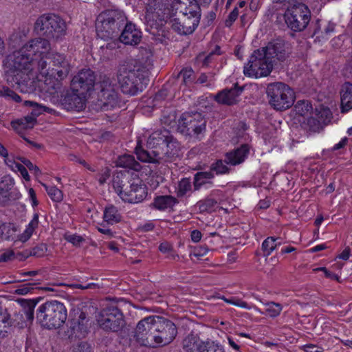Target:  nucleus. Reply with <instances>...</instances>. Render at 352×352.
Here are the masks:
<instances>
[{
    "label": "nucleus",
    "instance_id": "obj_14",
    "mask_svg": "<svg viewBox=\"0 0 352 352\" xmlns=\"http://www.w3.org/2000/svg\"><path fill=\"white\" fill-rule=\"evenodd\" d=\"M97 321L102 329L112 332L119 331L125 324L123 314L115 306L102 309L97 316Z\"/></svg>",
    "mask_w": 352,
    "mask_h": 352
},
{
    "label": "nucleus",
    "instance_id": "obj_54",
    "mask_svg": "<svg viewBox=\"0 0 352 352\" xmlns=\"http://www.w3.org/2000/svg\"><path fill=\"white\" fill-rule=\"evenodd\" d=\"M230 304L247 309H250L251 308V307L246 302L237 297H231Z\"/></svg>",
    "mask_w": 352,
    "mask_h": 352
},
{
    "label": "nucleus",
    "instance_id": "obj_48",
    "mask_svg": "<svg viewBox=\"0 0 352 352\" xmlns=\"http://www.w3.org/2000/svg\"><path fill=\"white\" fill-rule=\"evenodd\" d=\"M295 108L298 113L302 116L312 110V106L311 103L305 100L298 101L295 105Z\"/></svg>",
    "mask_w": 352,
    "mask_h": 352
},
{
    "label": "nucleus",
    "instance_id": "obj_26",
    "mask_svg": "<svg viewBox=\"0 0 352 352\" xmlns=\"http://www.w3.org/2000/svg\"><path fill=\"white\" fill-rule=\"evenodd\" d=\"M86 94L75 91L73 88L67 91L61 98V104L67 110H80L84 107V98Z\"/></svg>",
    "mask_w": 352,
    "mask_h": 352
},
{
    "label": "nucleus",
    "instance_id": "obj_30",
    "mask_svg": "<svg viewBox=\"0 0 352 352\" xmlns=\"http://www.w3.org/2000/svg\"><path fill=\"white\" fill-rule=\"evenodd\" d=\"M131 192L129 194L128 202L131 204H137L142 201L147 195L146 186L139 178H135L132 181Z\"/></svg>",
    "mask_w": 352,
    "mask_h": 352
},
{
    "label": "nucleus",
    "instance_id": "obj_21",
    "mask_svg": "<svg viewBox=\"0 0 352 352\" xmlns=\"http://www.w3.org/2000/svg\"><path fill=\"white\" fill-rule=\"evenodd\" d=\"M31 56L36 58V61L41 59L47 60L45 54L50 51L51 46L47 38H36L32 39L23 45Z\"/></svg>",
    "mask_w": 352,
    "mask_h": 352
},
{
    "label": "nucleus",
    "instance_id": "obj_10",
    "mask_svg": "<svg viewBox=\"0 0 352 352\" xmlns=\"http://www.w3.org/2000/svg\"><path fill=\"white\" fill-rule=\"evenodd\" d=\"M263 51L256 50L250 56L248 63L243 67L245 76L258 78L270 74L274 60L270 59Z\"/></svg>",
    "mask_w": 352,
    "mask_h": 352
},
{
    "label": "nucleus",
    "instance_id": "obj_4",
    "mask_svg": "<svg viewBox=\"0 0 352 352\" xmlns=\"http://www.w3.org/2000/svg\"><path fill=\"white\" fill-rule=\"evenodd\" d=\"M67 317L64 305L56 300L47 301L40 305L36 311L37 321L43 327L52 329L60 327Z\"/></svg>",
    "mask_w": 352,
    "mask_h": 352
},
{
    "label": "nucleus",
    "instance_id": "obj_39",
    "mask_svg": "<svg viewBox=\"0 0 352 352\" xmlns=\"http://www.w3.org/2000/svg\"><path fill=\"white\" fill-rule=\"evenodd\" d=\"M192 190L191 182L189 178L182 179L176 188V195L177 197H183Z\"/></svg>",
    "mask_w": 352,
    "mask_h": 352
},
{
    "label": "nucleus",
    "instance_id": "obj_29",
    "mask_svg": "<svg viewBox=\"0 0 352 352\" xmlns=\"http://www.w3.org/2000/svg\"><path fill=\"white\" fill-rule=\"evenodd\" d=\"M250 153V146L248 144H242L239 148L228 152L225 155L224 162L226 164L231 166H237L242 164Z\"/></svg>",
    "mask_w": 352,
    "mask_h": 352
},
{
    "label": "nucleus",
    "instance_id": "obj_1",
    "mask_svg": "<svg viewBox=\"0 0 352 352\" xmlns=\"http://www.w3.org/2000/svg\"><path fill=\"white\" fill-rule=\"evenodd\" d=\"M37 63L36 58L32 57L23 45L7 57L5 63L6 80L13 86L17 85L21 92L32 91L33 82L30 75L32 72L38 73Z\"/></svg>",
    "mask_w": 352,
    "mask_h": 352
},
{
    "label": "nucleus",
    "instance_id": "obj_42",
    "mask_svg": "<svg viewBox=\"0 0 352 352\" xmlns=\"http://www.w3.org/2000/svg\"><path fill=\"white\" fill-rule=\"evenodd\" d=\"M217 201L213 199L208 197L204 200L197 202L199 209L201 212H211L214 210Z\"/></svg>",
    "mask_w": 352,
    "mask_h": 352
},
{
    "label": "nucleus",
    "instance_id": "obj_12",
    "mask_svg": "<svg viewBox=\"0 0 352 352\" xmlns=\"http://www.w3.org/2000/svg\"><path fill=\"white\" fill-rule=\"evenodd\" d=\"M284 19L290 30L294 32H302L310 21L311 12L305 4L299 3L287 9Z\"/></svg>",
    "mask_w": 352,
    "mask_h": 352
},
{
    "label": "nucleus",
    "instance_id": "obj_32",
    "mask_svg": "<svg viewBox=\"0 0 352 352\" xmlns=\"http://www.w3.org/2000/svg\"><path fill=\"white\" fill-rule=\"evenodd\" d=\"M14 186L13 179L9 176L1 177L0 182V206L6 205L10 201V190Z\"/></svg>",
    "mask_w": 352,
    "mask_h": 352
},
{
    "label": "nucleus",
    "instance_id": "obj_6",
    "mask_svg": "<svg viewBox=\"0 0 352 352\" xmlns=\"http://www.w3.org/2000/svg\"><path fill=\"white\" fill-rule=\"evenodd\" d=\"M34 30L47 39L62 40L66 34L67 25L59 16L54 14L40 16L34 23Z\"/></svg>",
    "mask_w": 352,
    "mask_h": 352
},
{
    "label": "nucleus",
    "instance_id": "obj_60",
    "mask_svg": "<svg viewBox=\"0 0 352 352\" xmlns=\"http://www.w3.org/2000/svg\"><path fill=\"white\" fill-rule=\"evenodd\" d=\"M14 171L19 172L21 173V176L26 181H29L30 180V176L28 175V170H27L26 168L23 165H22L21 164H19L18 166L16 167V170H14Z\"/></svg>",
    "mask_w": 352,
    "mask_h": 352
},
{
    "label": "nucleus",
    "instance_id": "obj_9",
    "mask_svg": "<svg viewBox=\"0 0 352 352\" xmlns=\"http://www.w3.org/2000/svg\"><path fill=\"white\" fill-rule=\"evenodd\" d=\"M270 104L276 110L289 109L294 102V92L286 84L280 82L270 83L266 90Z\"/></svg>",
    "mask_w": 352,
    "mask_h": 352
},
{
    "label": "nucleus",
    "instance_id": "obj_15",
    "mask_svg": "<svg viewBox=\"0 0 352 352\" xmlns=\"http://www.w3.org/2000/svg\"><path fill=\"white\" fill-rule=\"evenodd\" d=\"M182 347L185 352H226L221 344L210 340H201L192 333L183 340Z\"/></svg>",
    "mask_w": 352,
    "mask_h": 352
},
{
    "label": "nucleus",
    "instance_id": "obj_46",
    "mask_svg": "<svg viewBox=\"0 0 352 352\" xmlns=\"http://www.w3.org/2000/svg\"><path fill=\"white\" fill-rule=\"evenodd\" d=\"M43 186L45 188L48 195L54 201L60 202L62 200L63 193L61 190L55 186H47L45 184Z\"/></svg>",
    "mask_w": 352,
    "mask_h": 352
},
{
    "label": "nucleus",
    "instance_id": "obj_8",
    "mask_svg": "<svg viewBox=\"0 0 352 352\" xmlns=\"http://www.w3.org/2000/svg\"><path fill=\"white\" fill-rule=\"evenodd\" d=\"M98 86L97 107L102 111L111 110L118 107L120 99L117 85L110 78L104 76H100Z\"/></svg>",
    "mask_w": 352,
    "mask_h": 352
},
{
    "label": "nucleus",
    "instance_id": "obj_25",
    "mask_svg": "<svg viewBox=\"0 0 352 352\" xmlns=\"http://www.w3.org/2000/svg\"><path fill=\"white\" fill-rule=\"evenodd\" d=\"M118 36L121 43L125 45H136L141 41L142 32L135 24L127 21Z\"/></svg>",
    "mask_w": 352,
    "mask_h": 352
},
{
    "label": "nucleus",
    "instance_id": "obj_40",
    "mask_svg": "<svg viewBox=\"0 0 352 352\" xmlns=\"http://www.w3.org/2000/svg\"><path fill=\"white\" fill-rule=\"evenodd\" d=\"M164 6L163 3L160 1H156L154 3L153 6H149L147 9V12L146 17V19H151L154 18H159L160 20L164 19V15H161L162 14V7Z\"/></svg>",
    "mask_w": 352,
    "mask_h": 352
},
{
    "label": "nucleus",
    "instance_id": "obj_7",
    "mask_svg": "<svg viewBox=\"0 0 352 352\" xmlns=\"http://www.w3.org/2000/svg\"><path fill=\"white\" fill-rule=\"evenodd\" d=\"M206 122L200 112H185L178 120L177 131L183 135L201 139L206 132Z\"/></svg>",
    "mask_w": 352,
    "mask_h": 352
},
{
    "label": "nucleus",
    "instance_id": "obj_17",
    "mask_svg": "<svg viewBox=\"0 0 352 352\" xmlns=\"http://www.w3.org/2000/svg\"><path fill=\"white\" fill-rule=\"evenodd\" d=\"M180 145L179 142L170 134L166 142V144L162 146L160 151H151L150 154L154 157L153 164H164L174 161L179 156Z\"/></svg>",
    "mask_w": 352,
    "mask_h": 352
},
{
    "label": "nucleus",
    "instance_id": "obj_20",
    "mask_svg": "<svg viewBox=\"0 0 352 352\" xmlns=\"http://www.w3.org/2000/svg\"><path fill=\"white\" fill-rule=\"evenodd\" d=\"M171 28L181 35L192 34L199 23L197 17L179 14L177 17L170 19Z\"/></svg>",
    "mask_w": 352,
    "mask_h": 352
},
{
    "label": "nucleus",
    "instance_id": "obj_18",
    "mask_svg": "<svg viewBox=\"0 0 352 352\" xmlns=\"http://www.w3.org/2000/svg\"><path fill=\"white\" fill-rule=\"evenodd\" d=\"M96 83V75L94 71L90 69H82L72 80V88L81 94H87L91 91Z\"/></svg>",
    "mask_w": 352,
    "mask_h": 352
},
{
    "label": "nucleus",
    "instance_id": "obj_28",
    "mask_svg": "<svg viewBox=\"0 0 352 352\" xmlns=\"http://www.w3.org/2000/svg\"><path fill=\"white\" fill-rule=\"evenodd\" d=\"M243 90V87L235 85L231 89H225L218 93L215 96V100L221 104L232 105L239 101V97Z\"/></svg>",
    "mask_w": 352,
    "mask_h": 352
},
{
    "label": "nucleus",
    "instance_id": "obj_51",
    "mask_svg": "<svg viewBox=\"0 0 352 352\" xmlns=\"http://www.w3.org/2000/svg\"><path fill=\"white\" fill-rule=\"evenodd\" d=\"M307 124L311 131L316 132L320 129V122L313 117L309 118L307 120Z\"/></svg>",
    "mask_w": 352,
    "mask_h": 352
},
{
    "label": "nucleus",
    "instance_id": "obj_45",
    "mask_svg": "<svg viewBox=\"0 0 352 352\" xmlns=\"http://www.w3.org/2000/svg\"><path fill=\"white\" fill-rule=\"evenodd\" d=\"M0 96L4 97L6 100H13L16 102H20L21 101V97L17 94L6 87H3L0 89Z\"/></svg>",
    "mask_w": 352,
    "mask_h": 352
},
{
    "label": "nucleus",
    "instance_id": "obj_61",
    "mask_svg": "<svg viewBox=\"0 0 352 352\" xmlns=\"http://www.w3.org/2000/svg\"><path fill=\"white\" fill-rule=\"evenodd\" d=\"M14 258V252L12 250H8L0 254V262H7Z\"/></svg>",
    "mask_w": 352,
    "mask_h": 352
},
{
    "label": "nucleus",
    "instance_id": "obj_13",
    "mask_svg": "<svg viewBox=\"0 0 352 352\" xmlns=\"http://www.w3.org/2000/svg\"><path fill=\"white\" fill-rule=\"evenodd\" d=\"M170 133L168 130H159L153 132L148 138V150H144L137 146L135 149L138 159L142 162L153 163L154 160L153 155L150 154L151 151H160L162 146L166 144L168 140Z\"/></svg>",
    "mask_w": 352,
    "mask_h": 352
},
{
    "label": "nucleus",
    "instance_id": "obj_19",
    "mask_svg": "<svg viewBox=\"0 0 352 352\" xmlns=\"http://www.w3.org/2000/svg\"><path fill=\"white\" fill-rule=\"evenodd\" d=\"M171 9L174 14L188 16V17H197L200 21L201 9L196 0H174L171 3Z\"/></svg>",
    "mask_w": 352,
    "mask_h": 352
},
{
    "label": "nucleus",
    "instance_id": "obj_50",
    "mask_svg": "<svg viewBox=\"0 0 352 352\" xmlns=\"http://www.w3.org/2000/svg\"><path fill=\"white\" fill-rule=\"evenodd\" d=\"M35 283H27L20 285L14 292L18 295H25L33 289V286L36 285Z\"/></svg>",
    "mask_w": 352,
    "mask_h": 352
},
{
    "label": "nucleus",
    "instance_id": "obj_63",
    "mask_svg": "<svg viewBox=\"0 0 352 352\" xmlns=\"http://www.w3.org/2000/svg\"><path fill=\"white\" fill-rule=\"evenodd\" d=\"M190 236L193 242L197 243L201 240L202 234L198 230H194L191 232Z\"/></svg>",
    "mask_w": 352,
    "mask_h": 352
},
{
    "label": "nucleus",
    "instance_id": "obj_56",
    "mask_svg": "<svg viewBox=\"0 0 352 352\" xmlns=\"http://www.w3.org/2000/svg\"><path fill=\"white\" fill-rule=\"evenodd\" d=\"M35 307V304H32L31 302L27 303V307L24 308V314L25 318L28 320H32L34 319V308Z\"/></svg>",
    "mask_w": 352,
    "mask_h": 352
},
{
    "label": "nucleus",
    "instance_id": "obj_37",
    "mask_svg": "<svg viewBox=\"0 0 352 352\" xmlns=\"http://www.w3.org/2000/svg\"><path fill=\"white\" fill-rule=\"evenodd\" d=\"M47 250V247L45 243H40L30 250H26L23 252V255H21L20 260L28 258L30 256L41 257L45 255Z\"/></svg>",
    "mask_w": 352,
    "mask_h": 352
},
{
    "label": "nucleus",
    "instance_id": "obj_35",
    "mask_svg": "<svg viewBox=\"0 0 352 352\" xmlns=\"http://www.w3.org/2000/svg\"><path fill=\"white\" fill-rule=\"evenodd\" d=\"M177 199L171 195L158 196L155 198L153 206L160 210H165L178 204Z\"/></svg>",
    "mask_w": 352,
    "mask_h": 352
},
{
    "label": "nucleus",
    "instance_id": "obj_31",
    "mask_svg": "<svg viewBox=\"0 0 352 352\" xmlns=\"http://www.w3.org/2000/svg\"><path fill=\"white\" fill-rule=\"evenodd\" d=\"M341 111L346 113L352 109V82L344 83L340 89Z\"/></svg>",
    "mask_w": 352,
    "mask_h": 352
},
{
    "label": "nucleus",
    "instance_id": "obj_36",
    "mask_svg": "<svg viewBox=\"0 0 352 352\" xmlns=\"http://www.w3.org/2000/svg\"><path fill=\"white\" fill-rule=\"evenodd\" d=\"M214 177V174L210 170L208 171L197 172L194 175L193 185L195 190H198L200 188L206 184H211L210 180Z\"/></svg>",
    "mask_w": 352,
    "mask_h": 352
},
{
    "label": "nucleus",
    "instance_id": "obj_53",
    "mask_svg": "<svg viewBox=\"0 0 352 352\" xmlns=\"http://www.w3.org/2000/svg\"><path fill=\"white\" fill-rule=\"evenodd\" d=\"M74 352H91V347L87 342H80L74 348Z\"/></svg>",
    "mask_w": 352,
    "mask_h": 352
},
{
    "label": "nucleus",
    "instance_id": "obj_62",
    "mask_svg": "<svg viewBox=\"0 0 352 352\" xmlns=\"http://www.w3.org/2000/svg\"><path fill=\"white\" fill-rule=\"evenodd\" d=\"M5 164L9 166L11 170H16V167L18 166L19 163L16 162L12 158L9 156L8 153L7 157H3Z\"/></svg>",
    "mask_w": 352,
    "mask_h": 352
},
{
    "label": "nucleus",
    "instance_id": "obj_22",
    "mask_svg": "<svg viewBox=\"0 0 352 352\" xmlns=\"http://www.w3.org/2000/svg\"><path fill=\"white\" fill-rule=\"evenodd\" d=\"M24 105L27 107L29 106L32 108L31 112V114L32 116H25L12 123L14 126H15V124H17L22 129H32L36 122L35 117L38 116L43 111H50V109L48 107L38 104V103L33 101L25 100L24 102Z\"/></svg>",
    "mask_w": 352,
    "mask_h": 352
},
{
    "label": "nucleus",
    "instance_id": "obj_64",
    "mask_svg": "<svg viewBox=\"0 0 352 352\" xmlns=\"http://www.w3.org/2000/svg\"><path fill=\"white\" fill-rule=\"evenodd\" d=\"M159 250L163 253L169 252L172 250V245L167 242L162 243L159 246Z\"/></svg>",
    "mask_w": 352,
    "mask_h": 352
},
{
    "label": "nucleus",
    "instance_id": "obj_27",
    "mask_svg": "<svg viewBox=\"0 0 352 352\" xmlns=\"http://www.w3.org/2000/svg\"><path fill=\"white\" fill-rule=\"evenodd\" d=\"M135 179L123 175H117L113 178V188L120 197L125 202H128L129 194L131 192V188H133L132 181H135Z\"/></svg>",
    "mask_w": 352,
    "mask_h": 352
},
{
    "label": "nucleus",
    "instance_id": "obj_43",
    "mask_svg": "<svg viewBox=\"0 0 352 352\" xmlns=\"http://www.w3.org/2000/svg\"><path fill=\"white\" fill-rule=\"evenodd\" d=\"M224 160H218L210 165V170L216 175L228 174L230 168L226 165Z\"/></svg>",
    "mask_w": 352,
    "mask_h": 352
},
{
    "label": "nucleus",
    "instance_id": "obj_16",
    "mask_svg": "<svg viewBox=\"0 0 352 352\" xmlns=\"http://www.w3.org/2000/svg\"><path fill=\"white\" fill-rule=\"evenodd\" d=\"M152 318L153 316H150L139 321L133 332V337L140 345L155 348V342H154Z\"/></svg>",
    "mask_w": 352,
    "mask_h": 352
},
{
    "label": "nucleus",
    "instance_id": "obj_49",
    "mask_svg": "<svg viewBox=\"0 0 352 352\" xmlns=\"http://www.w3.org/2000/svg\"><path fill=\"white\" fill-rule=\"evenodd\" d=\"M13 232L14 230L10 223H4L0 225V236L2 239H9Z\"/></svg>",
    "mask_w": 352,
    "mask_h": 352
},
{
    "label": "nucleus",
    "instance_id": "obj_41",
    "mask_svg": "<svg viewBox=\"0 0 352 352\" xmlns=\"http://www.w3.org/2000/svg\"><path fill=\"white\" fill-rule=\"evenodd\" d=\"M278 240H279V238L269 236L263 241L262 243V250L264 256H270L276 248V241Z\"/></svg>",
    "mask_w": 352,
    "mask_h": 352
},
{
    "label": "nucleus",
    "instance_id": "obj_5",
    "mask_svg": "<svg viewBox=\"0 0 352 352\" xmlns=\"http://www.w3.org/2000/svg\"><path fill=\"white\" fill-rule=\"evenodd\" d=\"M47 60L41 59L37 63L38 73L43 77L50 79L54 78L59 85V82L65 79L69 74L71 67L65 56L60 54H53Z\"/></svg>",
    "mask_w": 352,
    "mask_h": 352
},
{
    "label": "nucleus",
    "instance_id": "obj_57",
    "mask_svg": "<svg viewBox=\"0 0 352 352\" xmlns=\"http://www.w3.org/2000/svg\"><path fill=\"white\" fill-rule=\"evenodd\" d=\"M20 160L21 161V162L30 170V171H34L35 174H38V173H40V170L38 168V167L34 164H33L29 160L26 159V158H24V157H21V158H19Z\"/></svg>",
    "mask_w": 352,
    "mask_h": 352
},
{
    "label": "nucleus",
    "instance_id": "obj_24",
    "mask_svg": "<svg viewBox=\"0 0 352 352\" xmlns=\"http://www.w3.org/2000/svg\"><path fill=\"white\" fill-rule=\"evenodd\" d=\"M88 322L86 314L80 311L77 316L70 320L69 336L76 338H85L89 331Z\"/></svg>",
    "mask_w": 352,
    "mask_h": 352
},
{
    "label": "nucleus",
    "instance_id": "obj_38",
    "mask_svg": "<svg viewBox=\"0 0 352 352\" xmlns=\"http://www.w3.org/2000/svg\"><path fill=\"white\" fill-rule=\"evenodd\" d=\"M38 224V215L35 214L32 221L29 223L25 231L20 235L19 241L21 242L27 241L32 236L34 230Z\"/></svg>",
    "mask_w": 352,
    "mask_h": 352
},
{
    "label": "nucleus",
    "instance_id": "obj_2",
    "mask_svg": "<svg viewBox=\"0 0 352 352\" xmlns=\"http://www.w3.org/2000/svg\"><path fill=\"white\" fill-rule=\"evenodd\" d=\"M127 21L124 12L119 9H109L101 12L96 19L97 35L104 40L117 38Z\"/></svg>",
    "mask_w": 352,
    "mask_h": 352
},
{
    "label": "nucleus",
    "instance_id": "obj_55",
    "mask_svg": "<svg viewBox=\"0 0 352 352\" xmlns=\"http://www.w3.org/2000/svg\"><path fill=\"white\" fill-rule=\"evenodd\" d=\"M239 15L237 8H234L233 10L229 14L228 19L226 20L225 24L227 27H230L232 23L236 21Z\"/></svg>",
    "mask_w": 352,
    "mask_h": 352
},
{
    "label": "nucleus",
    "instance_id": "obj_52",
    "mask_svg": "<svg viewBox=\"0 0 352 352\" xmlns=\"http://www.w3.org/2000/svg\"><path fill=\"white\" fill-rule=\"evenodd\" d=\"M220 54H221L220 47H219V46L217 45L215 47V49L214 50H212V52H210L206 56V58H204V65H208L210 63H211L212 61V60L214 59V57L215 56L220 55Z\"/></svg>",
    "mask_w": 352,
    "mask_h": 352
},
{
    "label": "nucleus",
    "instance_id": "obj_33",
    "mask_svg": "<svg viewBox=\"0 0 352 352\" xmlns=\"http://www.w3.org/2000/svg\"><path fill=\"white\" fill-rule=\"evenodd\" d=\"M116 164L118 167L129 168L135 171H139L142 168L141 164L135 159V157L129 154L119 156Z\"/></svg>",
    "mask_w": 352,
    "mask_h": 352
},
{
    "label": "nucleus",
    "instance_id": "obj_34",
    "mask_svg": "<svg viewBox=\"0 0 352 352\" xmlns=\"http://www.w3.org/2000/svg\"><path fill=\"white\" fill-rule=\"evenodd\" d=\"M103 219L108 225H113L121 221L122 215L116 206L109 205L104 208Z\"/></svg>",
    "mask_w": 352,
    "mask_h": 352
},
{
    "label": "nucleus",
    "instance_id": "obj_23",
    "mask_svg": "<svg viewBox=\"0 0 352 352\" xmlns=\"http://www.w3.org/2000/svg\"><path fill=\"white\" fill-rule=\"evenodd\" d=\"M260 50H263L266 56L272 60L276 58L279 61H284L289 56L285 41L279 38L270 41L266 47L261 48Z\"/></svg>",
    "mask_w": 352,
    "mask_h": 352
},
{
    "label": "nucleus",
    "instance_id": "obj_44",
    "mask_svg": "<svg viewBox=\"0 0 352 352\" xmlns=\"http://www.w3.org/2000/svg\"><path fill=\"white\" fill-rule=\"evenodd\" d=\"M282 309L283 307L280 304L274 302H269L265 305V313L270 317L278 316Z\"/></svg>",
    "mask_w": 352,
    "mask_h": 352
},
{
    "label": "nucleus",
    "instance_id": "obj_59",
    "mask_svg": "<svg viewBox=\"0 0 352 352\" xmlns=\"http://www.w3.org/2000/svg\"><path fill=\"white\" fill-rule=\"evenodd\" d=\"M69 287L72 289L78 288V289H87L98 288L99 287L97 284L94 283H89L86 285H82L77 284V283H73V284L69 285Z\"/></svg>",
    "mask_w": 352,
    "mask_h": 352
},
{
    "label": "nucleus",
    "instance_id": "obj_47",
    "mask_svg": "<svg viewBox=\"0 0 352 352\" xmlns=\"http://www.w3.org/2000/svg\"><path fill=\"white\" fill-rule=\"evenodd\" d=\"M194 72L191 68H184L178 74V78H182V82L187 85L193 80Z\"/></svg>",
    "mask_w": 352,
    "mask_h": 352
},
{
    "label": "nucleus",
    "instance_id": "obj_58",
    "mask_svg": "<svg viewBox=\"0 0 352 352\" xmlns=\"http://www.w3.org/2000/svg\"><path fill=\"white\" fill-rule=\"evenodd\" d=\"M66 240L74 245L78 246L84 241V239L81 236L72 234L67 236Z\"/></svg>",
    "mask_w": 352,
    "mask_h": 352
},
{
    "label": "nucleus",
    "instance_id": "obj_3",
    "mask_svg": "<svg viewBox=\"0 0 352 352\" xmlns=\"http://www.w3.org/2000/svg\"><path fill=\"white\" fill-rule=\"evenodd\" d=\"M148 69L140 65H127L121 68L118 75L120 89L131 96L142 91L146 84Z\"/></svg>",
    "mask_w": 352,
    "mask_h": 352
},
{
    "label": "nucleus",
    "instance_id": "obj_11",
    "mask_svg": "<svg viewBox=\"0 0 352 352\" xmlns=\"http://www.w3.org/2000/svg\"><path fill=\"white\" fill-rule=\"evenodd\" d=\"M152 316L155 347L169 344L177 335L176 325L168 318L159 316Z\"/></svg>",
    "mask_w": 352,
    "mask_h": 352
}]
</instances>
